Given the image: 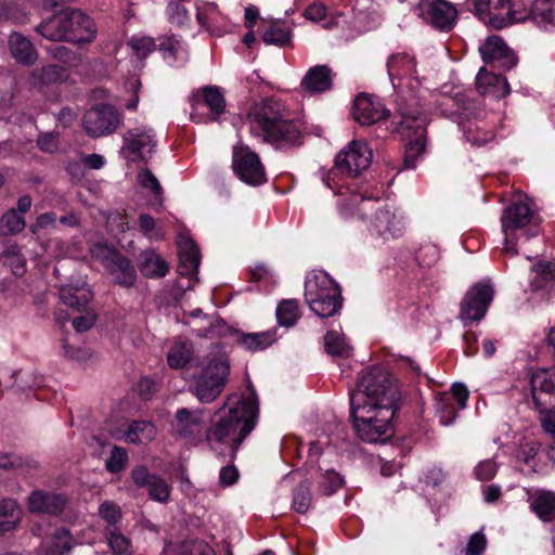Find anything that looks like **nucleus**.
Returning <instances> with one entry per match:
<instances>
[{"label": "nucleus", "instance_id": "a18cd8bd", "mask_svg": "<svg viewBox=\"0 0 555 555\" xmlns=\"http://www.w3.org/2000/svg\"><path fill=\"white\" fill-rule=\"evenodd\" d=\"M192 351L183 343H175L167 354V362L172 369H181L191 360Z\"/></svg>", "mask_w": 555, "mask_h": 555}, {"label": "nucleus", "instance_id": "f704fd0d", "mask_svg": "<svg viewBox=\"0 0 555 555\" xmlns=\"http://www.w3.org/2000/svg\"><path fill=\"white\" fill-rule=\"evenodd\" d=\"M463 130L466 140L475 146H482L494 138L493 126L487 127L483 120L468 121Z\"/></svg>", "mask_w": 555, "mask_h": 555}, {"label": "nucleus", "instance_id": "473e14b6", "mask_svg": "<svg viewBox=\"0 0 555 555\" xmlns=\"http://www.w3.org/2000/svg\"><path fill=\"white\" fill-rule=\"evenodd\" d=\"M529 17L545 30L555 29V0H534L527 12Z\"/></svg>", "mask_w": 555, "mask_h": 555}, {"label": "nucleus", "instance_id": "bb28decb", "mask_svg": "<svg viewBox=\"0 0 555 555\" xmlns=\"http://www.w3.org/2000/svg\"><path fill=\"white\" fill-rule=\"evenodd\" d=\"M333 73L327 65L310 67L300 81V87L310 94L321 93L332 88Z\"/></svg>", "mask_w": 555, "mask_h": 555}, {"label": "nucleus", "instance_id": "13d9d810", "mask_svg": "<svg viewBox=\"0 0 555 555\" xmlns=\"http://www.w3.org/2000/svg\"><path fill=\"white\" fill-rule=\"evenodd\" d=\"M167 15L172 24L184 25L190 21L188 10L181 0H170L167 5Z\"/></svg>", "mask_w": 555, "mask_h": 555}, {"label": "nucleus", "instance_id": "338daca9", "mask_svg": "<svg viewBox=\"0 0 555 555\" xmlns=\"http://www.w3.org/2000/svg\"><path fill=\"white\" fill-rule=\"evenodd\" d=\"M138 179L143 188L150 189L155 195H159L162 193L159 181L149 169L140 170Z\"/></svg>", "mask_w": 555, "mask_h": 555}, {"label": "nucleus", "instance_id": "7ed1b4c3", "mask_svg": "<svg viewBox=\"0 0 555 555\" xmlns=\"http://www.w3.org/2000/svg\"><path fill=\"white\" fill-rule=\"evenodd\" d=\"M250 133L276 149L301 144L302 129L288 119L285 106L273 99L264 100L247 116Z\"/></svg>", "mask_w": 555, "mask_h": 555}, {"label": "nucleus", "instance_id": "37998d69", "mask_svg": "<svg viewBox=\"0 0 555 555\" xmlns=\"http://www.w3.org/2000/svg\"><path fill=\"white\" fill-rule=\"evenodd\" d=\"M324 347L328 354L340 358H347L351 352V348L346 343L345 337L333 331L326 333L324 337Z\"/></svg>", "mask_w": 555, "mask_h": 555}, {"label": "nucleus", "instance_id": "9d476101", "mask_svg": "<svg viewBox=\"0 0 555 555\" xmlns=\"http://www.w3.org/2000/svg\"><path fill=\"white\" fill-rule=\"evenodd\" d=\"M469 10L485 25L502 29L514 23L527 20V11L515 9L511 0H468Z\"/></svg>", "mask_w": 555, "mask_h": 555}, {"label": "nucleus", "instance_id": "603ef678", "mask_svg": "<svg viewBox=\"0 0 555 555\" xmlns=\"http://www.w3.org/2000/svg\"><path fill=\"white\" fill-rule=\"evenodd\" d=\"M128 460L129 457L126 449L115 446L105 462V468L112 474L119 473L126 468Z\"/></svg>", "mask_w": 555, "mask_h": 555}, {"label": "nucleus", "instance_id": "774afa93", "mask_svg": "<svg viewBox=\"0 0 555 555\" xmlns=\"http://www.w3.org/2000/svg\"><path fill=\"white\" fill-rule=\"evenodd\" d=\"M327 8L324 3L315 1L308 5L305 10L304 16L313 23H319L326 17Z\"/></svg>", "mask_w": 555, "mask_h": 555}, {"label": "nucleus", "instance_id": "0eeeda50", "mask_svg": "<svg viewBox=\"0 0 555 555\" xmlns=\"http://www.w3.org/2000/svg\"><path fill=\"white\" fill-rule=\"evenodd\" d=\"M350 414L358 437L369 443L385 441L391 433V420L395 411L350 404Z\"/></svg>", "mask_w": 555, "mask_h": 555}, {"label": "nucleus", "instance_id": "6ab92c4d", "mask_svg": "<svg viewBox=\"0 0 555 555\" xmlns=\"http://www.w3.org/2000/svg\"><path fill=\"white\" fill-rule=\"evenodd\" d=\"M122 140L121 153L131 162L145 160L152 155L157 143L154 130L146 126L128 130Z\"/></svg>", "mask_w": 555, "mask_h": 555}, {"label": "nucleus", "instance_id": "e2e57ef3", "mask_svg": "<svg viewBox=\"0 0 555 555\" xmlns=\"http://www.w3.org/2000/svg\"><path fill=\"white\" fill-rule=\"evenodd\" d=\"M498 470V465L493 460H483L480 461L475 469V476L480 481H489L491 480Z\"/></svg>", "mask_w": 555, "mask_h": 555}, {"label": "nucleus", "instance_id": "dca6fc26", "mask_svg": "<svg viewBox=\"0 0 555 555\" xmlns=\"http://www.w3.org/2000/svg\"><path fill=\"white\" fill-rule=\"evenodd\" d=\"M493 299V288L489 283L475 284L461 302L460 319L465 325L483 319Z\"/></svg>", "mask_w": 555, "mask_h": 555}, {"label": "nucleus", "instance_id": "864d4df0", "mask_svg": "<svg viewBox=\"0 0 555 555\" xmlns=\"http://www.w3.org/2000/svg\"><path fill=\"white\" fill-rule=\"evenodd\" d=\"M37 463L33 460H24L13 453L0 454V468L4 470H18L36 468Z\"/></svg>", "mask_w": 555, "mask_h": 555}, {"label": "nucleus", "instance_id": "de8ad7c7", "mask_svg": "<svg viewBox=\"0 0 555 555\" xmlns=\"http://www.w3.org/2000/svg\"><path fill=\"white\" fill-rule=\"evenodd\" d=\"M436 410L439 414L440 424L444 426L450 425L456 416V410L450 395H440L437 397Z\"/></svg>", "mask_w": 555, "mask_h": 555}, {"label": "nucleus", "instance_id": "7c9ffc66", "mask_svg": "<svg viewBox=\"0 0 555 555\" xmlns=\"http://www.w3.org/2000/svg\"><path fill=\"white\" fill-rule=\"evenodd\" d=\"M179 266L178 271L181 275H193L197 272L201 257L196 244L189 238L182 240L178 244Z\"/></svg>", "mask_w": 555, "mask_h": 555}, {"label": "nucleus", "instance_id": "0e129e2a", "mask_svg": "<svg viewBox=\"0 0 555 555\" xmlns=\"http://www.w3.org/2000/svg\"><path fill=\"white\" fill-rule=\"evenodd\" d=\"M487 545V538L482 531H477L472 534L468 539V543L465 547L466 555H481Z\"/></svg>", "mask_w": 555, "mask_h": 555}, {"label": "nucleus", "instance_id": "052dcab7", "mask_svg": "<svg viewBox=\"0 0 555 555\" xmlns=\"http://www.w3.org/2000/svg\"><path fill=\"white\" fill-rule=\"evenodd\" d=\"M218 8L215 3H203L197 5V22L206 29H209V25L216 20Z\"/></svg>", "mask_w": 555, "mask_h": 555}, {"label": "nucleus", "instance_id": "39448f33", "mask_svg": "<svg viewBox=\"0 0 555 555\" xmlns=\"http://www.w3.org/2000/svg\"><path fill=\"white\" fill-rule=\"evenodd\" d=\"M399 392L393 377L383 367L366 371L350 393V404L388 409L396 412Z\"/></svg>", "mask_w": 555, "mask_h": 555}, {"label": "nucleus", "instance_id": "9b49d317", "mask_svg": "<svg viewBox=\"0 0 555 555\" xmlns=\"http://www.w3.org/2000/svg\"><path fill=\"white\" fill-rule=\"evenodd\" d=\"M230 373L229 361L223 358L211 360L195 377L193 392L202 403L215 401L223 391Z\"/></svg>", "mask_w": 555, "mask_h": 555}, {"label": "nucleus", "instance_id": "4d7b16f0", "mask_svg": "<svg viewBox=\"0 0 555 555\" xmlns=\"http://www.w3.org/2000/svg\"><path fill=\"white\" fill-rule=\"evenodd\" d=\"M99 514L107 522L106 528H117L116 525L121 519L120 507L111 501L103 502L99 507Z\"/></svg>", "mask_w": 555, "mask_h": 555}, {"label": "nucleus", "instance_id": "58836bf2", "mask_svg": "<svg viewBox=\"0 0 555 555\" xmlns=\"http://www.w3.org/2000/svg\"><path fill=\"white\" fill-rule=\"evenodd\" d=\"M25 227V218L13 208L0 218V235H15L22 232Z\"/></svg>", "mask_w": 555, "mask_h": 555}, {"label": "nucleus", "instance_id": "6e6552de", "mask_svg": "<svg viewBox=\"0 0 555 555\" xmlns=\"http://www.w3.org/2000/svg\"><path fill=\"white\" fill-rule=\"evenodd\" d=\"M533 215L530 207L525 203H513L505 208L502 217V230L504 237V251L515 256L518 254L516 243L520 238L528 241L537 236L540 228L532 222Z\"/></svg>", "mask_w": 555, "mask_h": 555}, {"label": "nucleus", "instance_id": "412c9836", "mask_svg": "<svg viewBox=\"0 0 555 555\" xmlns=\"http://www.w3.org/2000/svg\"><path fill=\"white\" fill-rule=\"evenodd\" d=\"M27 504L30 513L59 516L67 504V498L63 493L36 489L29 493Z\"/></svg>", "mask_w": 555, "mask_h": 555}, {"label": "nucleus", "instance_id": "5fc2aeb1", "mask_svg": "<svg viewBox=\"0 0 555 555\" xmlns=\"http://www.w3.org/2000/svg\"><path fill=\"white\" fill-rule=\"evenodd\" d=\"M63 76L64 69L57 65H47L31 73V78L42 85L54 82Z\"/></svg>", "mask_w": 555, "mask_h": 555}, {"label": "nucleus", "instance_id": "09e8293b", "mask_svg": "<svg viewBox=\"0 0 555 555\" xmlns=\"http://www.w3.org/2000/svg\"><path fill=\"white\" fill-rule=\"evenodd\" d=\"M128 46L131 48L133 53L140 59H145L150 53H152L156 49V42L154 38L143 35L132 36L128 41Z\"/></svg>", "mask_w": 555, "mask_h": 555}, {"label": "nucleus", "instance_id": "c9c22d12", "mask_svg": "<svg viewBox=\"0 0 555 555\" xmlns=\"http://www.w3.org/2000/svg\"><path fill=\"white\" fill-rule=\"evenodd\" d=\"M276 341V331L247 333L240 336L238 343L249 351L263 350Z\"/></svg>", "mask_w": 555, "mask_h": 555}, {"label": "nucleus", "instance_id": "3c124183", "mask_svg": "<svg viewBox=\"0 0 555 555\" xmlns=\"http://www.w3.org/2000/svg\"><path fill=\"white\" fill-rule=\"evenodd\" d=\"M159 51L163 53L164 59L169 63H172L177 59L185 55V50L176 36L165 38L159 43Z\"/></svg>", "mask_w": 555, "mask_h": 555}, {"label": "nucleus", "instance_id": "cd10ccee", "mask_svg": "<svg viewBox=\"0 0 555 555\" xmlns=\"http://www.w3.org/2000/svg\"><path fill=\"white\" fill-rule=\"evenodd\" d=\"M528 503L539 519L548 522L555 519V493L548 490H528Z\"/></svg>", "mask_w": 555, "mask_h": 555}, {"label": "nucleus", "instance_id": "bf43d9fd", "mask_svg": "<svg viewBox=\"0 0 555 555\" xmlns=\"http://www.w3.org/2000/svg\"><path fill=\"white\" fill-rule=\"evenodd\" d=\"M22 511L15 500L5 499L0 502V517L7 519L9 525L16 526L21 520Z\"/></svg>", "mask_w": 555, "mask_h": 555}, {"label": "nucleus", "instance_id": "a19ab883", "mask_svg": "<svg viewBox=\"0 0 555 555\" xmlns=\"http://www.w3.org/2000/svg\"><path fill=\"white\" fill-rule=\"evenodd\" d=\"M105 534L114 555H132L130 540L118 528H106Z\"/></svg>", "mask_w": 555, "mask_h": 555}, {"label": "nucleus", "instance_id": "c756f323", "mask_svg": "<svg viewBox=\"0 0 555 555\" xmlns=\"http://www.w3.org/2000/svg\"><path fill=\"white\" fill-rule=\"evenodd\" d=\"M92 296L93 294L91 288L83 281L77 282L75 284H66L60 289V298L62 302L77 310L86 308V306L92 299Z\"/></svg>", "mask_w": 555, "mask_h": 555}, {"label": "nucleus", "instance_id": "79ce46f5", "mask_svg": "<svg viewBox=\"0 0 555 555\" xmlns=\"http://www.w3.org/2000/svg\"><path fill=\"white\" fill-rule=\"evenodd\" d=\"M0 264L10 267L14 275H23L26 260L20 248L12 245L0 254Z\"/></svg>", "mask_w": 555, "mask_h": 555}, {"label": "nucleus", "instance_id": "a211bd4d", "mask_svg": "<svg viewBox=\"0 0 555 555\" xmlns=\"http://www.w3.org/2000/svg\"><path fill=\"white\" fill-rule=\"evenodd\" d=\"M173 435L189 444H197L206 438L202 410L179 409L171 424Z\"/></svg>", "mask_w": 555, "mask_h": 555}, {"label": "nucleus", "instance_id": "423d86ee", "mask_svg": "<svg viewBox=\"0 0 555 555\" xmlns=\"http://www.w3.org/2000/svg\"><path fill=\"white\" fill-rule=\"evenodd\" d=\"M305 299L320 318L337 314L343 307L339 285L324 271L310 272L305 282Z\"/></svg>", "mask_w": 555, "mask_h": 555}, {"label": "nucleus", "instance_id": "6e6d98bb", "mask_svg": "<svg viewBox=\"0 0 555 555\" xmlns=\"http://www.w3.org/2000/svg\"><path fill=\"white\" fill-rule=\"evenodd\" d=\"M344 485V479L334 469H327L319 481L320 491L325 495L335 493Z\"/></svg>", "mask_w": 555, "mask_h": 555}, {"label": "nucleus", "instance_id": "20e7f679", "mask_svg": "<svg viewBox=\"0 0 555 555\" xmlns=\"http://www.w3.org/2000/svg\"><path fill=\"white\" fill-rule=\"evenodd\" d=\"M36 30L48 40L73 43H89L96 36L94 21L78 9H68L53 14L42 21Z\"/></svg>", "mask_w": 555, "mask_h": 555}, {"label": "nucleus", "instance_id": "2f4dec72", "mask_svg": "<svg viewBox=\"0 0 555 555\" xmlns=\"http://www.w3.org/2000/svg\"><path fill=\"white\" fill-rule=\"evenodd\" d=\"M140 272L149 279L164 278L169 271V264L154 250L146 249L139 255Z\"/></svg>", "mask_w": 555, "mask_h": 555}, {"label": "nucleus", "instance_id": "c03bdc74", "mask_svg": "<svg viewBox=\"0 0 555 555\" xmlns=\"http://www.w3.org/2000/svg\"><path fill=\"white\" fill-rule=\"evenodd\" d=\"M310 485L307 481L300 482L293 493V509L305 514L311 506Z\"/></svg>", "mask_w": 555, "mask_h": 555}, {"label": "nucleus", "instance_id": "69168bd1", "mask_svg": "<svg viewBox=\"0 0 555 555\" xmlns=\"http://www.w3.org/2000/svg\"><path fill=\"white\" fill-rule=\"evenodd\" d=\"M51 54L54 59L69 65V66H76L79 64V55L75 53L74 51L69 50L68 48L64 46L55 47L51 50Z\"/></svg>", "mask_w": 555, "mask_h": 555}, {"label": "nucleus", "instance_id": "ddd939ff", "mask_svg": "<svg viewBox=\"0 0 555 555\" xmlns=\"http://www.w3.org/2000/svg\"><path fill=\"white\" fill-rule=\"evenodd\" d=\"M232 167L238 179L246 184L256 186L267 181L266 170L258 154L246 145L233 147Z\"/></svg>", "mask_w": 555, "mask_h": 555}, {"label": "nucleus", "instance_id": "393cba45", "mask_svg": "<svg viewBox=\"0 0 555 555\" xmlns=\"http://www.w3.org/2000/svg\"><path fill=\"white\" fill-rule=\"evenodd\" d=\"M8 47L11 56L22 66H33L38 60L34 43L21 33L14 31L9 36Z\"/></svg>", "mask_w": 555, "mask_h": 555}, {"label": "nucleus", "instance_id": "680f3d73", "mask_svg": "<svg viewBox=\"0 0 555 555\" xmlns=\"http://www.w3.org/2000/svg\"><path fill=\"white\" fill-rule=\"evenodd\" d=\"M534 271L537 273L535 280L532 282V286L534 288H541L543 285L540 283L539 279L546 282L555 281V264L551 262L539 263L534 267Z\"/></svg>", "mask_w": 555, "mask_h": 555}, {"label": "nucleus", "instance_id": "f257e3e1", "mask_svg": "<svg viewBox=\"0 0 555 555\" xmlns=\"http://www.w3.org/2000/svg\"><path fill=\"white\" fill-rule=\"evenodd\" d=\"M258 416V405L247 398L231 396L220 406L206 430V441L211 448L230 447L234 457L243 440L253 431Z\"/></svg>", "mask_w": 555, "mask_h": 555}, {"label": "nucleus", "instance_id": "1a4fd4ad", "mask_svg": "<svg viewBox=\"0 0 555 555\" xmlns=\"http://www.w3.org/2000/svg\"><path fill=\"white\" fill-rule=\"evenodd\" d=\"M400 119L392 121L393 131L405 141L404 167L414 168L416 159L425 151L426 119L417 111L399 107Z\"/></svg>", "mask_w": 555, "mask_h": 555}, {"label": "nucleus", "instance_id": "f03ea898", "mask_svg": "<svg viewBox=\"0 0 555 555\" xmlns=\"http://www.w3.org/2000/svg\"><path fill=\"white\" fill-rule=\"evenodd\" d=\"M339 214L345 219L358 217L367 221L370 233L387 242L400 237L404 231L403 218L388 205H382L377 198L362 193L341 194Z\"/></svg>", "mask_w": 555, "mask_h": 555}, {"label": "nucleus", "instance_id": "aec40b11", "mask_svg": "<svg viewBox=\"0 0 555 555\" xmlns=\"http://www.w3.org/2000/svg\"><path fill=\"white\" fill-rule=\"evenodd\" d=\"M130 477L135 487L146 489L151 500L162 504L169 502L172 487L159 475L150 473L146 466H134Z\"/></svg>", "mask_w": 555, "mask_h": 555}, {"label": "nucleus", "instance_id": "a878e982", "mask_svg": "<svg viewBox=\"0 0 555 555\" xmlns=\"http://www.w3.org/2000/svg\"><path fill=\"white\" fill-rule=\"evenodd\" d=\"M156 436V427L149 421H133L127 426L120 427L115 438L128 443H145L152 441Z\"/></svg>", "mask_w": 555, "mask_h": 555}, {"label": "nucleus", "instance_id": "8fccbe9b", "mask_svg": "<svg viewBox=\"0 0 555 555\" xmlns=\"http://www.w3.org/2000/svg\"><path fill=\"white\" fill-rule=\"evenodd\" d=\"M291 29L278 24L271 25L262 34V40L266 44L284 46L291 40Z\"/></svg>", "mask_w": 555, "mask_h": 555}, {"label": "nucleus", "instance_id": "ea45409f", "mask_svg": "<svg viewBox=\"0 0 555 555\" xmlns=\"http://www.w3.org/2000/svg\"><path fill=\"white\" fill-rule=\"evenodd\" d=\"M300 318L298 302L295 299H286L276 308V319L282 326H293Z\"/></svg>", "mask_w": 555, "mask_h": 555}, {"label": "nucleus", "instance_id": "f8f14e48", "mask_svg": "<svg viewBox=\"0 0 555 555\" xmlns=\"http://www.w3.org/2000/svg\"><path fill=\"white\" fill-rule=\"evenodd\" d=\"M122 122V115L109 104L90 107L82 116L81 125L91 138H102L114 133Z\"/></svg>", "mask_w": 555, "mask_h": 555}, {"label": "nucleus", "instance_id": "2eb2a0df", "mask_svg": "<svg viewBox=\"0 0 555 555\" xmlns=\"http://www.w3.org/2000/svg\"><path fill=\"white\" fill-rule=\"evenodd\" d=\"M372 150L363 140L351 141L335 158V167L343 175L357 177L372 163Z\"/></svg>", "mask_w": 555, "mask_h": 555}, {"label": "nucleus", "instance_id": "e433bc0d", "mask_svg": "<svg viewBox=\"0 0 555 555\" xmlns=\"http://www.w3.org/2000/svg\"><path fill=\"white\" fill-rule=\"evenodd\" d=\"M532 395L538 393L555 395V370H539L531 376Z\"/></svg>", "mask_w": 555, "mask_h": 555}, {"label": "nucleus", "instance_id": "49530a36", "mask_svg": "<svg viewBox=\"0 0 555 555\" xmlns=\"http://www.w3.org/2000/svg\"><path fill=\"white\" fill-rule=\"evenodd\" d=\"M203 102L210 108V112L218 116L225 107L224 98L218 87H206L203 89Z\"/></svg>", "mask_w": 555, "mask_h": 555}, {"label": "nucleus", "instance_id": "5701e85b", "mask_svg": "<svg viewBox=\"0 0 555 555\" xmlns=\"http://www.w3.org/2000/svg\"><path fill=\"white\" fill-rule=\"evenodd\" d=\"M388 113L378 98L360 94L354 100L353 117L363 126L382 120Z\"/></svg>", "mask_w": 555, "mask_h": 555}, {"label": "nucleus", "instance_id": "f3484780", "mask_svg": "<svg viewBox=\"0 0 555 555\" xmlns=\"http://www.w3.org/2000/svg\"><path fill=\"white\" fill-rule=\"evenodd\" d=\"M415 14L442 31H450L456 22L457 11L444 0H421L414 7Z\"/></svg>", "mask_w": 555, "mask_h": 555}, {"label": "nucleus", "instance_id": "b1692460", "mask_svg": "<svg viewBox=\"0 0 555 555\" xmlns=\"http://www.w3.org/2000/svg\"><path fill=\"white\" fill-rule=\"evenodd\" d=\"M387 73L392 87L396 89L404 78L416 74V61L414 55L406 52L392 53L386 62Z\"/></svg>", "mask_w": 555, "mask_h": 555}, {"label": "nucleus", "instance_id": "c85d7f7f", "mask_svg": "<svg viewBox=\"0 0 555 555\" xmlns=\"http://www.w3.org/2000/svg\"><path fill=\"white\" fill-rule=\"evenodd\" d=\"M476 88L482 95L490 94L502 98L509 93V85L505 77L480 68L476 77Z\"/></svg>", "mask_w": 555, "mask_h": 555}, {"label": "nucleus", "instance_id": "4c0bfd02", "mask_svg": "<svg viewBox=\"0 0 555 555\" xmlns=\"http://www.w3.org/2000/svg\"><path fill=\"white\" fill-rule=\"evenodd\" d=\"M165 555H215V553L206 542L191 540L167 548Z\"/></svg>", "mask_w": 555, "mask_h": 555}, {"label": "nucleus", "instance_id": "72a5a7b5", "mask_svg": "<svg viewBox=\"0 0 555 555\" xmlns=\"http://www.w3.org/2000/svg\"><path fill=\"white\" fill-rule=\"evenodd\" d=\"M73 546V538L69 530L59 528L54 531L53 535L44 541L41 550L44 555H65Z\"/></svg>", "mask_w": 555, "mask_h": 555}, {"label": "nucleus", "instance_id": "4468645a", "mask_svg": "<svg viewBox=\"0 0 555 555\" xmlns=\"http://www.w3.org/2000/svg\"><path fill=\"white\" fill-rule=\"evenodd\" d=\"M91 254L103 261L116 284L126 288L135 284L137 271L128 258L105 245H94Z\"/></svg>", "mask_w": 555, "mask_h": 555}, {"label": "nucleus", "instance_id": "4be33fe9", "mask_svg": "<svg viewBox=\"0 0 555 555\" xmlns=\"http://www.w3.org/2000/svg\"><path fill=\"white\" fill-rule=\"evenodd\" d=\"M483 62H499L505 69H511L517 64V56L499 36H490L479 47Z\"/></svg>", "mask_w": 555, "mask_h": 555}]
</instances>
